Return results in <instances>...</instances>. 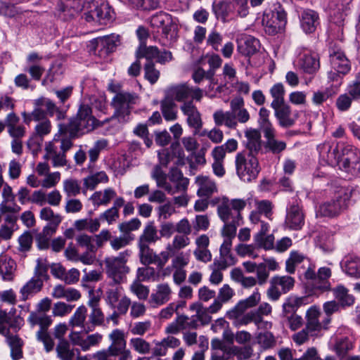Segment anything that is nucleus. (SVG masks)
Wrapping results in <instances>:
<instances>
[{
  "label": "nucleus",
  "mask_w": 360,
  "mask_h": 360,
  "mask_svg": "<svg viewBox=\"0 0 360 360\" xmlns=\"http://www.w3.org/2000/svg\"><path fill=\"white\" fill-rule=\"evenodd\" d=\"M216 126L224 125L229 129H236L240 124H246L250 120V114L245 108L244 99L240 96L232 98L230 101V110H218L213 114Z\"/></svg>",
  "instance_id": "1"
},
{
  "label": "nucleus",
  "mask_w": 360,
  "mask_h": 360,
  "mask_svg": "<svg viewBox=\"0 0 360 360\" xmlns=\"http://www.w3.org/2000/svg\"><path fill=\"white\" fill-rule=\"evenodd\" d=\"M103 124L92 115L91 108L81 104L76 117L70 120L68 124H59V132H70L72 136H79L94 130Z\"/></svg>",
  "instance_id": "2"
},
{
  "label": "nucleus",
  "mask_w": 360,
  "mask_h": 360,
  "mask_svg": "<svg viewBox=\"0 0 360 360\" xmlns=\"http://www.w3.org/2000/svg\"><path fill=\"white\" fill-rule=\"evenodd\" d=\"M119 89L120 86L117 85L111 84L109 86V90L115 94L111 101L115 109L112 117L116 118L120 123H126L129 121L131 110L139 102V96L134 92Z\"/></svg>",
  "instance_id": "3"
},
{
  "label": "nucleus",
  "mask_w": 360,
  "mask_h": 360,
  "mask_svg": "<svg viewBox=\"0 0 360 360\" xmlns=\"http://www.w3.org/2000/svg\"><path fill=\"white\" fill-rule=\"evenodd\" d=\"M226 202H223L217 207L219 218L224 222L221 231L223 243L220 248H229L232 245V240L236 236L237 227L242 224V216L239 212L232 211Z\"/></svg>",
  "instance_id": "4"
},
{
  "label": "nucleus",
  "mask_w": 360,
  "mask_h": 360,
  "mask_svg": "<svg viewBox=\"0 0 360 360\" xmlns=\"http://www.w3.org/2000/svg\"><path fill=\"white\" fill-rule=\"evenodd\" d=\"M236 174L245 182L257 179L261 167L258 159L252 154L238 153L235 160Z\"/></svg>",
  "instance_id": "5"
},
{
  "label": "nucleus",
  "mask_w": 360,
  "mask_h": 360,
  "mask_svg": "<svg viewBox=\"0 0 360 360\" xmlns=\"http://www.w3.org/2000/svg\"><path fill=\"white\" fill-rule=\"evenodd\" d=\"M129 255L128 251H124L120 253L118 257L105 259L106 273L112 279V283L120 284L126 280V276L129 272V268L126 265Z\"/></svg>",
  "instance_id": "6"
},
{
  "label": "nucleus",
  "mask_w": 360,
  "mask_h": 360,
  "mask_svg": "<svg viewBox=\"0 0 360 360\" xmlns=\"http://www.w3.org/2000/svg\"><path fill=\"white\" fill-rule=\"evenodd\" d=\"M119 44L120 35L116 34L97 37L90 41L94 53L103 59L115 51Z\"/></svg>",
  "instance_id": "7"
},
{
  "label": "nucleus",
  "mask_w": 360,
  "mask_h": 360,
  "mask_svg": "<svg viewBox=\"0 0 360 360\" xmlns=\"http://www.w3.org/2000/svg\"><path fill=\"white\" fill-rule=\"evenodd\" d=\"M264 30L270 35H274L285 27L287 18L286 13L281 6H278L269 13L265 14L262 19Z\"/></svg>",
  "instance_id": "8"
},
{
  "label": "nucleus",
  "mask_w": 360,
  "mask_h": 360,
  "mask_svg": "<svg viewBox=\"0 0 360 360\" xmlns=\"http://www.w3.org/2000/svg\"><path fill=\"white\" fill-rule=\"evenodd\" d=\"M15 312V309H11L9 311L0 310V335L9 333L10 329L15 332L20 329L23 320Z\"/></svg>",
  "instance_id": "9"
},
{
  "label": "nucleus",
  "mask_w": 360,
  "mask_h": 360,
  "mask_svg": "<svg viewBox=\"0 0 360 360\" xmlns=\"http://www.w3.org/2000/svg\"><path fill=\"white\" fill-rule=\"evenodd\" d=\"M180 110L186 117V123L189 127L195 129V133H198L199 129H202L203 122L201 114L193 101H184L180 106Z\"/></svg>",
  "instance_id": "10"
},
{
  "label": "nucleus",
  "mask_w": 360,
  "mask_h": 360,
  "mask_svg": "<svg viewBox=\"0 0 360 360\" xmlns=\"http://www.w3.org/2000/svg\"><path fill=\"white\" fill-rule=\"evenodd\" d=\"M346 207V197L338 195L335 198L321 205L318 213L321 216L333 217L340 214Z\"/></svg>",
  "instance_id": "11"
},
{
  "label": "nucleus",
  "mask_w": 360,
  "mask_h": 360,
  "mask_svg": "<svg viewBox=\"0 0 360 360\" xmlns=\"http://www.w3.org/2000/svg\"><path fill=\"white\" fill-rule=\"evenodd\" d=\"M331 68L338 74L346 75L351 69L350 62L340 49L333 48L329 51Z\"/></svg>",
  "instance_id": "12"
},
{
  "label": "nucleus",
  "mask_w": 360,
  "mask_h": 360,
  "mask_svg": "<svg viewBox=\"0 0 360 360\" xmlns=\"http://www.w3.org/2000/svg\"><path fill=\"white\" fill-rule=\"evenodd\" d=\"M260 300V294L257 290L248 298L240 300L231 309L226 312V317L229 319H236L240 316L248 308L253 307Z\"/></svg>",
  "instance_id": "13"
},
{
  "label": "nucleus",
  "mask_w": 360,
  "mask_h": 360,
  "mask_svg": "<svg viewBox=\"0 0 360 360\" xmlns=\"http://www.w3.org/2000/svg\"><path fill=\"white\" fill-rule=\"evenodd\" d=\"M285 226L292 230H300L304 224V215L297 203L292 204L287 210Z\"/></svg>",
  "instance_id": "14"
},
{
  "label": "nucleus",
  "mask_w": 360,
  "mask_h": 360,
  "mask_svg": "<svg viewBox=\"0 0 360 360\" xmlns=\"http://www.w3.org/2000/svg\"><path fill=\"white\" fill-rule=\"evenodd\" d=\"M141 262L144 265L153 264L159 268H162L170 257L168 251H163L160 255L153 252V249H140Z\"/></svg>",
  "instance_id": "15"
},
{
  "label": "nucleus",
  "mask_w": 360,
  "mask_h": 360,
  "mask_svg": "<svg viewBox=\"0 0 360 360\" xmlns=\"http://www.w3.org/2000/svg\"><path fill=\"white\" fill-rule=\"evenodd\" d=\"M172 294V290L167 283L158 284L150 295V303L153 307L162 305L170 300Z\"/></svg>",
  "instance_id": "16"
},
{
  "label": "nucleus",
  "mask_w": 360,
  "mask_h": 360,
  "mask_svg": "<svg viewBox=\"0 0 360 360\" xmlns=\"http://www.w3.org/2000/svg\"><path fill=\"white\" fill-rule=\"evenodd\" d=\"M320 309L316 306L310 307L306 312V330H309L310 335L314 336L317 335L323 329V326L319 321L321 316Z\"/></svg>",
  "instance_id": "17"
},
{
  "label": "nucleus",
  "mask_w": 360,
  "mask_h": 360,
  "mask_svg": "<svg viewBox=\"0 0 360 360\" xmlns=\"http://www.w3.org/2000/svg\"><path fill=\"white\" fill-rule=\"evenodd\" d=\"M150 23L154 28H161L162 33L165 37H167L172 29L176 27L172 22V16L165 12L153 15L150 18Z\"/></svg>",
  "instance_id": "18"
},
{
  "label": "nucleus",
  "mask_w": 360,
  "mask_h": 360,
  "mask_svg": "<svg viewBox=\"0 0 360 360\" xmlns=\"http://www.w3.org/2000/svg\"><path fill=\"white\" fill-rule=\"evenodd\" d=\"M265 141L264 148L266 151L274 155H278L285 150L286 143L276 139V131L275 129L263 132Z\"/></svg>",
  "instance_id": "19"
},
{
  "label": "nucleus",
  "mask_w": 360,
  "mask_h": 360,
  "mask_svg": "<svg viewBox=\"0 0 360 360\" xmlns=\"http://www.w3.org/2000/svg\"><path fill=\"white\" fill-rule=\"evenodd\" d=\"M272 108L274 110V116L281 127L289 128L295 124L296 117L292 115L291 108L288 104H282Z\"/></svg>",
  "instance_id": "20"
},
{
  "label": "nucleus",
  "mask_w": 360,
  "mask_h": 360,
  "mask_svg": "<svg viewBox=\"0 0 360 360\" xmlns=\"http://www.w3.org/2000/svg\"><path fill=\"white\" fill-rule=\"evenodd\" d=\"M5 122L8 133L12 139H22L25 136L26 129L22 124H19L20 118L15 112H9Z\"/></svg>",
  "instance_id": "21"
},
{
  "label": "nucleus",
  "mask_w": 360,
  "mask_h": 360,
  "mask_svg": "<svg viewBox=\"0 0 360 360\" xmlns=\"http://www.w3.org/2000/svg\"><path fill=\"white\" fill-rule=\"evenodd\" d=\"M300 20L301 28L307 34L314 32L320 23L319 14L311 9L303 11Z\"/></svg>",
  "instance_id": "22"
},
{
  "label": "nucleus",
  "mask_w": 360,
  "mask_h": 360,
  "mask_svg": "<svg viewBox=\"0 0 360 360\" xmlns=\"http://www.w3.org/2000/svg\"><path fill=\"white\" fill-rule=\"evenodd\" d=\"M198 187L197 195L200 198H210L217 192V186L214 180L207 176H198L195 179Z\"/></svg>",
  "instance_id": "23"
},
{
  "label": "nucleus",
  "mask_w": 360,
  "mask_h": 360,
  "mask_svg": "<svg viewBox=\"0 0 360 360\" xmlns=\"http://www.w3.org/2000/svg\"><path fill=\"white\" fill-rule=\"evenodd\" d=\"M259 41L252 36L245 35L238 39V51L243 56L254 55L259 51Z\"/></svg>",
  "instance_id": "24"
},
{
  "label": "nucleus",
  "mask_w": 360,
  "mask_h": 360,
  "mask_svg": "<svg viewBox=\"0 0 360 360\" xmlns=\"http://www.w3.org/2000/svg\"><path fill=\"white\" fill-rule=\"evenodd\" d=\"M168 178L171 183L174 184L172 186L174 195L177 193H185L189 184V179L184 177L181 170L176 167H172L168 174Z\"/></svg>",
  "instance_id": "25"
},
{
  "label": "nucleus",
  "mask_w": 360,
  "mask_h": 360,
  "mask_svg": "<svg viewBox=\"0 0 360 360\" xmlns=\"http://www.w3.org/2000/svg\"><path fill=\"white\" fill-rule=\"evenodd\" d=\"M112 343L105 351L109 352L112 356H119L122 351L126 349V340L124 333L120 329H115L109 335Z\"/></svg>",
  "instance_id": "26"
},
{
  "label": "nucleus",
  "mask_w": 360,
  "mask_h": 360,
  "mask_svg": "<svg viewBox=\"0 0 360 360\" xmlns=\"http://www.w3.org/2000/svg\"><path fill=\"white\" fill-rule=\"evenodd\" d=\"M87 316V308L84 305L79 306L70 319L69 325L72 328H79L81 331L86 333L91 332V330L87 328V326H89V319L86 320Z\"/></svg>",
  "instance_id": "27"
},
{
  "label": "nucleus",
  "mask_w": 360,
  "mask_h": 360,
  "mask_svg": "<svg viewBox=\"0 0 360 360\" xmlns=\"http://www.w3.org/2000/svg\"><path fill=\"white\" fill-rule=\"evenodd\" d=\"M298 65L306 73L316 72L320 67L318 54L316 53H304L300 56Z\"/></svg>",
  "instance_id": "28"
},
{
  "label": "nucleus",
  "mask_w": 360,
  "mask_h": 360,
  "mask_svg": "<svg viewBox=\"0 0 360 360\" xmlns=\"http://www.w3.org/2000/svg\"><path fill=\"white\" fill-rule=\"evenodd\" d=\"M191 91L192 87L184 83L168 87L166 90V95L173 101L181 102L191 97Z\"/></svg>",
  "instance_id": "29"
},
{
  "label": "nucleus",
  "mask_w": 360,
  "mask_h": 360,
  "mask_svg": "<svg viewBox=\"0 0 360 360\" xmlns=\"http://www.w3.org/2000/svg\"><path fill=\"white\" fill-rule=\"evenodd\" d=\"M160 237L158 235V230L153 221L147 223L142 234L139 237V248H148V245L159 240Z\"/></svg>",
  "instance_id": "30"
},
{
  "label": "nucleus",
  "mask_w": 360,
  "mask_h": 360,
  "mask_svg": "<svg viewBox=\"0 0 360 360\" xmlns=\"http://www.w3.org/2000/svg\"><path fill=\"white\" fill-rule=\"evenodd\" d=\"M16 264L7 255H0V275L4 281H11L14 278Z\"/></svg>",
  "instance_id": "31"
},
{
  "label": "nucleus",
  "mask_w": 360,
  "mask_h": 360,
  "mask_svg": "<svg viewBox=\"0 0 360 360\" xmlns=\"http://www.w3.org/2000/svg\"><path fill=\"white\" fill-rule=\"evenodd\" d=\"M83 0H60L59 11L66 19L73 18L82 11Z\"/></svg>",
  "instance_id": "32"
},
{
  "label": "nucleus",
  "mask_w": 360,
  "mask_h": 360,
  "mask_svg": "<svg viewBox=\"0 0 360 360\" xmlns=\"http://www.w3.org/2000/svg\"><path fill=\"white\" fill-rule=\"evenodd\" d=\"M105 302L115 309L117 302L123 297V288L120 284L108 283L105 290Z\"/></svg>",
  "instance_id": "33"
},
{
  "label": "nucleus",
  "mask_w": 360,
  "mask_h": 360,
  "mask_svg": "<svg viewBox=\"0 0 360 360\" xmlns=\"http://www.w3.org/2000/svg\"><path fill=\"white\" fill-rule=\"evenodd\" d=\"M27 321L32 327L39 326V330L46 331L52 324L53 320L46 314L32 311L27 318Z\"/></svg>",
  "instance_id": "34"
},
{
  "label": "nucleus",
  "mask_w": 360,
  "mask_h": 360,
  "mask_svg": "<svg viewBox=\"0 0 360 360\" xmlns=\"http://www.w3.org/2000/svg\"><path fill=\"white\" fill-rule=\"evenodd\" d=\"M247 138L246 147L249 150L248 154L255 156L262 149L261 134L257 129H250L245 131Z\"/></svg>",
  "instance_id": "35"
},
{
  "label": "nucleus",
  "mask_w": 360,
  "mask_h": 360,
  "mask_svg": "<svg viewBox=\"0 0 360 360\" xmlns=\"http://www.w3.org/2000/svg\"><path fill=\"white\" fill-rule=\"evenodd\" d=\"M6 337V342L11 349V356L13 360H18L22 357V340L16 335L7 333L3 335Z\"/></svg>",
  "instance_id": "36"
},
{
  "label": "nucleus",
  "mask_w": 360,
  "mask_h": 360,
  "mask_svg": "<svg viewBox=\"0 0 360 360\" xmlns=\"http://www.w3.org/2000/svg\"><path fill=\"white\" fill-rule=\"evenodd\" d=\"M43 285L41 281L32 277L30 280L20 288V300L25 301L29 299L30 297L34 296L41 290Z\"/></svg>",
  "instance_id": "37"
},
{
  "label": "nucleus",
  "mask_w": 360,
  "mask_h": 360,
  "mask_svg": "<svg viewBox=\"0 0 360 360\" xmlns=\"http://www.w3.org/2000/svg\"><path fill=\"white\" fill-rule=\"evenodd\" d=\"M335 298L342 307H350L354 304L355 298L349 293V290L343 285H338L331 290Z\"/></svg>",
  "instance_id": "38"
},
{
  "label": "nucleus",
  "mask_w": 360,
  "mask_h": 360,
  "mask_svg": "<svg viewBox=\"0 0 360 360\" xmlns=\"http://www.w3.org/2000/svg\"><path fill=\"white\" fill-rule=\"evenodd\" d=\"M46 154L44 158L52 160L54 167H63L67 164L66 155L62 152H58L57 148L49 143L45 148Z\"/></svg>",
  "instance_id": "39"
},
{
  "label": "nucleus",
  "mask_w": 360,
  "mask_h": 360,
  "mask_svg": "<svg viewBox=\"0 0 360 360\" xmlns=\"http://www.w3.org/2000/svg\"><path fill=\"white\" fill-rule=\"evenodd\" d=\"M344 271L349 276L356 278H360V257L350 255L344 259L342 266Z\"/></svg>",
  "instance_id": "40"
},
{
  "label": "nucleus",
  "mask_w": 360,
  "mask_h": 360,
  "mask_svg": "<svg viewBox=\"0 0 360 360\" xmlns=\"http://www.w3.org/2000/svg\"><path fill=\"white\" fill-rule=\"evenodd\" d=\"M226 354L236 356L237 360H248L253 356V348L251 345H247L243 347L231 345L225 348Z\"/></svg>",
  "instance_id": "41"
},
{
  "label": "nucleus",
  "mask_w": 360,
  "mask_h": 360,
  "mask_svg": "<svg viewBox=\"0 0 360 360\" xmlns=\"http://www.w3.org/2000/svg\"><path fill=\"white\" fill-rule=\"evenodd\" d=\"M219 250L220 256L214 262V264L219 269H225L236 264L237 259L231 249H219Z\"/></svg>",
  "instance_id": "42"
},
{
  "label": "nucleus",
  "mask_w": 360,
  "mask_h": 360,
  "mask_svg": "<svg viewBox=\"0 0 360 360\" xmlns=\"http://www.w3.org/2000/svg\"><path fill=\"white\" fill-rule=\"evenodd\" d=\"M269 224L262 222V229L254 236L255 241L259 248H274V237L272 234L268 235L264 237L266 232L269 231Z\"/></svg>",
  "instance_id": "43"
},
{
  "label": "nucleus",
  "mask_w": 360,
  "mask_h": 360,
  "mask_svg": "<svg viewBox=\"0 0 360 360\" xmlns=\"http://www.w3.org/2000/svg\"><path fill=\"white\" fill-rule=\"evenodd\" d=\"M115 196V191L112 188H108L105 189L103 192L96 191L90 197V200L94 205L98 207L100 205H107Z\"/></svg>",
  "instance_id": "44"
},
{
  "label": "nucleus",
  "mask_w": 360,
  "mask_h": 360,
  "mask_svg": "<svg viewBox=\"0 0 360 360\" xmlns=\"http://www.w3.org/2000/svg\"><path fill=\"white\" fill-rule=\"evenodd\" d=\"M52 125L49 120H44L39 122L34 127L36 135V151L40 149L41 143L44 136L49 134L51 131Z\"/></svg>",
  "instance_id": "45"
},
{
  "label": "nucleus",
  "mask_w": 360,
  "mask_h": 360,
  "mask_svg": "<svg viewBox=\"0 0 360 360\" xmlns=\"http://www.w3.org/2000/svg\"><path fill=\"white\" fill-rule=\"evenodd\" d=\"M331 276V270L328 267H321L317 273V282L314 283V288L322 292L329 290L330 284L328 278Z\"/></svg>",
  "instance_id": "46"
},
{
  "label": "nucleus",
  "mask_w": 360,
  "mask_h": 360,
  "mask_svg": "<svg viewBox=\"0 0 360 360\" xmlns=\"http://www.w3.org/2000/svg\"><path fill=\"white\" fill-rule=\"evenodd\" d=\"M342 153L347 156L343 160L345 164L348 165L349 162L355 163L354 171L360 170V150L354 146L348 145L344 148Z\"/></svg>",
  "instance_id": "47"
},
{
  "label": "nucleus",
  "mask_w": 360,
  "mask_h": 360,
  "mask_svg": "<svg viewBox=\"0 0 360 360\" xmlns=\"http://www.w3.org/2000/svg\"><path fill=\"white\" fill-rule=\"evenodd\" d=\"M307 300L306 297H294L290 296L288 297L283 304V315L288 316L290 314H295L298 308L304 304V301Z\"/></svg>",
  "instance_id": "48"
},
{
  "label": "nucleus",
  "mask_w": 360,
  "mask_h": 360,
  "mask_svg": "<svg viewBox=\"0 0 360 360\" xmlns=\"http://www.w3.org/2000/svg\"><path fill=\"white\" fill-rule=\"evenodd\" d=\"M83 181V193H85L86 190H94L98 184L108 182V177L105 172H99L86 176Z\"/></svg>",
  "instance_id": "49"
},
{
  "label": "nucleus",
  "mask_w": 360,
  "mask_h": 360,
  "mask_svg": "<svg viewBox=\"0 0 360 360\" xmlns=\"http://www.w3.org/2000/svg\"><path fill=\"white\" fill-rule=\"evenodd\" d=\"M189 309L191 311H195L194 316L200 326L207 325L211 321L210 312L202 304L195 302L190 305Z\"/></svg>",
  "instance_id": "50"
},
{
  "label": "nucleus",
  "mask_w": 360,
  "mask_h": 360,
  "mask_svg": "<svg viewBox=\"0 0 360 360\" xmlns=\"http://www.w3.org/2000/svg\"><path fill=\"white\" fill-rule=\"evenodd\" d=\"M161 110L166 120H174L177 117L176 105L167 95L161 102Z\"/></svg>",
  "instance_id": "51"
},
{
  "label": "nucleus",
  "mask_w": 360,
  "mask_h": 360,
  "mask_svg": "<svg viewBox=\"0 0 360 360\" xmlns=\"http://www.w3.org/2000/svg\"><path fill=\"white\" fill-rule=\"evenodd\" d=\"M256 338L257 344L263 350L273 349L276 345V339L271 332L259 333Z\"/></svg>",
  "instance_id": "52"
},
{
  "label": "nucleus",
  "mask_w": 360,
  "mask_h": 360,
  "mask_svg": "<svg viewBox=\"0 0 360 360\" xmlns=\"http://www.w3.org/2000/svg\"><path fill=\"white\" fill-rule=\"evenodd\" d=\"M270 94L273 98L271 107H277L278 105L285 104V90L284 86L281 83L275 84L269 90Z\"/></svg>",
  "instance_id": "53"
},
{
  "label": "nucleus",
  "mask_w": 360,
  "mask_h": 360,
  "mask_svg": "<svg viewBox=\"0 0 360 360\" xmlns=\"http://www.w3.org/2000/svg\"><path fill=\"white\" fill-rule=\"evenodd\" d=\"M159 53L160 51L158 47L141 44L136 51V58L138 59L145 58L147 62H150L153 61L154 58H157Z\"/></svg>",
  "instance_id": "54"
},
{
  "label": "nucleus",
  "mask_w": 360,
  "mask_h": 360,
  "mask_svg": "<svg viewBox=\"0 0 360 360\" xmlns=\"http://www.w3.org/2000/svg\"><path fill=\"white\" fill-rule=\"evenodd\" d=\"M39 217L42 220L50 221V224L48 226L55 227V229H57L63 219V217L59 214L54 213L53 210L49 207H44L41 210Z\"/></svg>",
  "instance_id": "55"
},
{
  "label": "nucleus",
  "mask_w": 360,
  "mask_h": 360,
  "mask_svg": "<svg viewBox=\"0 0 360 360\" xmlns=\"http://www.w3.org/2000/svg\"><path fill=\"white\" fill-rule=\"evenodd\" d=\"M56 352L57 357L60 360H73L75 353V349L70 348V345L68 341L58 342Z\"/></svg>",
  "instance_id": "56"
},
{
  "label": "nucleus",
  "mask_w": 360,
  "mask_h": 360,
  "mask_svg": "<svg viewBox=\"0 0 360 360\" xmlns=\"http://www.w3.org/2000/svg\"><path fill=\"white\" fill-rule=\"evenodd\" d=\"M168 251L170 253V257H172V268H182L184 269L188 265L190 260V253L188 252H175L173 250L175 249H169Z\"/></svg>",
  "instance_id": "57"
},
{
  "label": "nucleus",
  "mask_w": 360,
  "mask_h": 360,
  "mask_svg": "<svg viewBox=\"0 0 360 360\" xmlns=\"http://www.w3.org/2000/svg\"><path fill=\"white\" fill-rule=\"evenodd\" d=\"M93 15H96V20H110L113 18V11L108 3H102L93 9Z\"/></svg>",
  "instance_id": "58"
},
{
  "label": "nucleus",
  "mask_w": 360,
  "mask_h": 360,
  "mask_svg": "<svg viewBox=\"0 0 360 360\" xmlns=\"http://www.w3.org/2000/svg\"><path fill=\"white\" fill-rule=\"evenodd\" d=\"M57 229L51 226H46L44 227L41 232L36 236V240L39 248H49L50 239L52 236L56 232Z\"/></svg>",
  "instance_id": "59"
},
{
  "label": "nucleus",
  "mask_w": 360,
  "mask_h": 360,
  "mask_svg": "<svg viewBox=\"0 0 360 360\" xmlns=\"http://www.w3.org/2000/svg\"><path fill=\"white\" fill-rule=\"evenodd\" d=\"M89 317V326L87 328L93 331L96 326H102L105 321V315L101 308H95L91 310Z\"/></svg>",
  "instance_id": "60"
},
{
  "label": "nucleus",
  "mask_w": 360,
  "mask_h": 360,
  "mask_svg": "<svg viewBox=\"0 0 360 360\" xmlns=\"http://www.w3.org/2000/svg\"><path fill=\"white\" fill-rule=\"evenodd\" d=\"M63 191L68 198L75 197L81 192L79 181L75 179H68L63 181Z\"/></svg>",
  "instance_id": "61"
},
{
  "label": "nucleus",
  "mask_w": 360,
  "mask_h": 360,
  "mask_svg": "<svg viewBox=\"0 0 360 360\" xmlns=\"http://www.w3.org/2000/svg\"><path fill=\"white\" fill-rule=\"evenodd\" d=\"M49 266L46 260L39 258L37 260V265L34 268V276L32 278L39 279L44 285V281L49 278L48 275Z\"/></svg>",
  "instance_id": "62"
},
{
  "label": "nucleus",
  "mask_w": 360,
  "mask_h": 360,
  "mask_svg": "<svg viewBox=\"0 0 360 360\" xmlns=\"http://www.w3.org/2000/svg\"><path fill=\"white\" fill-rule=\"evenodd\" d=\"M152 176L156 181L158 187L164 188L169 194L174 195L171 184L167 181L166 174L160 169L156 168Z\"/></svg>",
  "instance_id": "63"
},
{
  "label": "nucleus",
  "mask_w": 360,
  "mask_h": 360,
  "mask_svg": "<svg viewBox=\"0 0 360 360\" xmlns=\"http://www.w3.org/2000/svg\"><path fill=\"white\" fill-rule=\"evenodd\" d=\"M144 77L150 84H155L160 76V72L155 68L153 61L146 62L143 67Z\"/></svg>",
  "instance_id": "64"
}]
</instances>
